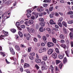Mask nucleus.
<instances>
[{
	"label": "nucleus",
	"instance_id": "f257e3e1",
	"mask_svg": "<svg viewBox=\"0 0 73 73\" xmlns=\"http://www.w3.org/2000/svg\"><path fill=\"white\" fill-rule=\"evenodd\" d=\"M46 50V48L44 47L40 48L39 50V53H42L43 52H45Z\"/></svg>",
	"mask_w": 73,
	"mask_h": 73
},
{
	"label": "nucleus",
	"instance_id": "f03ea898",
	"mask_svg": "<svg viewBox=\"0 0 73 73\" xmlns=\"http://www.w3.org/2000/svg\"><path fill=\"white\" fill-rule=\"evenodd\" d=\"M24 36L25 37H26V38L28 40H30V38H31V35L29 33L25 34Z\"/></svg>",
	"mask_w": 73,
	"mask_h": 73
},
{
	"label": "nucleus",
	"instance_id": "7ed1b4c3",
	"mask_svg": "<svg viewBox=\"0 0 73 73\" xmlns=\"http://www.w3.org/2000/svg\"><path fill=\"white\" fill-rule=\"evenodd\" d=\"M64 56H65V54L64 53H63L61 54H59L58 55V57L60 59H63L64 57Z\"/></svg>",
	"mask_w": 73,
	"mask_h": 73
},
{
	"label": "nucleus",
	"instance_id": "20e7f679",
	"mask_svg": "<svg viewBox=\"0 0 73 73\" xmlns=\"http://www.w3.org/2000/svg\"><path fill=\"white\" fill-rule=\"evenodd\" d=\"M47 46L48 47H51L52 46H54V44L52 42H48L47 43Z\"/></svg>",
	"mask_w": 73,
	"mask_h": 73
},
{
	"label": "nucleus",
	"instance_id": "39448f33",
	"mask_svg": "<svg viewBox=\"0 0 73 73\" xmlns=\"http://www.w3.org/2000/svg\"><path fill=\"white\" fill-rule=\"evenodd\" d=\"M57 53H54L53 54H52V57H53V58H54V59H56V58H57Z\"/></svg>",
	"mask_w": 73,
	"mask_h": 73
},
{
	"label": "nucleus",
	"instance_id": "423d86ee",
	"mask_svg": "<svg viewBox=\"0 0 73 73\" xmlns=\"http://www.w3.org/2000/svg\"><path fill=\"white\" fill-rule=\"evenodd\" d=\"M9 49L12 54L14 55L15 54V51H14V50H13V49L12 48H9Z\"/></svg>",
	"mask_w": 73,
	"mask_h": 73
},
{
	"label": "nucleus",
	"instance_id": "0eeeda50",
	"mask_svg": "<svg viewBox=\"0 0 73 73\" xmlns=\"http://www.w3.org/2000/svg\"><path fill=\"white\" fill-rule=\"evenodd\" d=\"M65 52L66 54L67 57H69V56H70V52H69V51H65Z\"/></svg>",
	"mask_w": 73,
	"mask_h": 73
},
{
	"label": "nucleus",
	"instance_id": "6e6552de",
	"mask_svg": "<svg viewBox=\"0 0 73 73\" xmlns=\"http://www.w3.org/2000/svg\"><path fill=\"white\" fill-rule=\"evenodd\" d=\"M53 52V49H50L48 50L47 52V53L48 54H52Z\"/></svg>",
	"mask_w": 73,
	"mask_h": 73
},
{
	"label": "nucleus",
	"instance_id": "1a4fd4ad",
	"mask_svg": "<svg viewBox=\"0 0 73 73\" xmlns=\"http://www.w3.org/2000/svg\"><path fill=\"white\" fill-rule=\"evenodd\" d=\"M60 46H61V47H62V48H63L64 49H66L67 48V46H66V45L65 44H62L60 45Z\"/></svg>",
	"mask_w": 73,
	"mask_h": 73
},
{
	"label": "nucleus",
	"instance_id": "9d476101",
	"mask_svg": "<svg viewBox=\"0 0 73 73\" xmlns=\"http://www.w3.org/2000/svg\"><path fill=\"white\" fill-rule=\"evenodd\" d=\"M9 17H8L7 16H5L4 17V19H2V23H4V22L5 21V20L6 19H7L8 18H9Z\"/></svg>",
	"mask_w": 73,
	"mask_h": 73
},
{
	"label": "nucleus",
	"instance_id": "9b49d317",
	"mask_svg": "<svg viewBox=\"0 0 73 73\" xmlns=\"http://www.w3.org/2000/svg\"><path fill=\"white\" fill-rule=\"evenodd\" d=\"M68 61V60H67V58H66V57H65L63 60V64H65Z\"/></svg>",
	"mask_w": 73,
	"mask_h": 73
},
{
	"label": "nucleus",
	"instance_id": "f8f14e48",
	"mask_svg": "<svg viewBox=\"0 0 73 73\" xmlns=\"http://www.w3.org/2000/svg\"><path fill=\"white\" fill-rule=\"evenodd\" d=\"M15 47V49L17 50L18 51H20V47L18 45H16Z\"/></svg>",
	"mask_w": 73,
	"mask_h": 73
},
{
	"label": "nucleus",
	"instance_id": "ddd939ff",
	"mask_svg": "<svg viewBox=\"0 0 73 73\" xmlns=\"http://www.w3.org/2000/svg\"><path fill=\"white\" fill-rule=\"evenodd\" d=\"M28 23L30 25H32V24H33V21L32 20H29L28 21Z\"/></svg>",
	"mask_w": 73,
	"mask_h": 73
},
{
	"label": "nucleus",
	"instance_id": "4468645a",
	"mask_svg": "<svg viewBox=\"0 0 73 73\" xmlns=\"http://www.w3.org/2000/svg\"><path fill=\"white\" fill-rule=\"evenodd\" d=\"M59 38L60 39H64V38H65V36L62 35V34H61L59 36Z\"/></svg>",
	"mask_w": 73,
	"mask_h": 73
},
{
	"label": "nucleus",
	"instance_id": "2eb2a0df",
	"mask_svg": "<svg viewBox=\"0 0 73 73\" xmlns=\"http://www.w3.org/2000/svg\"><path fill=\"white\" fill-rule=\"evenodd\" d=\"M48 59V56L47 55H45L43 57V60L44 61H46Z\"/></svg>",
	"mask_w": 73,
	"mask_h": 73
},
{
	"label": "nucleus",
	"instance_id": "dca6fc26",
	"mask_svg": "<svg viewBox=\"0 0 73 73\" xmlns=\"http://www.w3.org/2000/svg\"><path fill=\"white\" fill-rule=\"evenodd\" d=\"M49 23L50 24H52V25H53V24H56V22L54 23L53 22V21L52 20H50V21Z\"/></svg>",
	"mask_w": 73,
	"mask_h": 73
},
{
	"label": "nucleus",
	"instance_id": "f3484780",
	"mask_svg": "<svg viewBox=\"0 0 73 73\" xmlns=\"http://www.w3.org/2000/svg\"><path fill=\"white\" fill-rule=\"evenodd\" d=\"M18 35L20 36V37H23V35L22 33L20 31H19L18 32Z\"/></svg>",
	"mask_w": 73,
	"mask_h": 73
},
{
	"label": "nucleus",
	"instance_id": "a211bd4d",
	"mask_svg": "<svg viewBox=\"0 0 73 73\" xmlns=\"http://www.w3.org/2000/svg\"><path fill=\"white\" fill-rule=\"evenodd\" d=\"M37 11L38 12H42L44 11V9L42 8H40L37 9Z\"/></svg>",
	"mask_w": 73,
	"mask_h": 73
},
{
	"label": "nucleus",
	"instance_id": "6ab92c4d",
	"mask_svg": "<svg viewBox=\"0 0 73 73\" xmlns=\"http://www.w3.org/2000/svg\"><path fill=\"white\" fill-rule=\"evenodd\" d=\"M52 41H53V42H54V43H55V44H56V43L57 42V40H56V39L55 38H52Z\"/></svg>",
	"mask_w": 73,
	"mask_h": 73
},
{
	"label": "nucleus",
	"instance_id": "aec40b11",
	"mask_svg": "<svg viewBox=\"0 0 73 73\" xmlns=\"http://www.w3.org/2000/svg\"><path fill=\"white\" fill-rule=\"evenodd\" d=\"M63 31L64 34H66L67 33V31H66V30L65 27L63 28Z\"/></svg>",
	"mask_w": 73,
	"mask_h": 73
},
{
	"label": "nucleus",
	"instance_id": "412c9836",
	"mask_svg": "<svg viewBox=\"0 0 73 73\" xmlns=\"http://www.w3.org/2000/svg\"><path fill=\"white\" fill-rule=\"evenodd\" d=\"M35 61L37 63H40V62H41V60L40 59H36L35 60Z\"/></svg>",
	"mask_w": 73,
	"mask_h": 73
},
{
	"label": "nucleus",
	"instance_id": "4be33fe9",
	"mask_svg": "<svg viewBox=\"0 0 73 73\" xmlns=\"http://www.w3.org/2000/svg\"><path fill=\"white\" fill-rule=\"evenodd\" d=\"M62 20H63V18L62 17L60 18L58 21V23H61V22L62 21Z\"/></svg>",
	"mask_w": 73,
	"mask_h": 73
},
{
	"label": "nucleus",
	"instance_id": "5701e85b",
	"mask_svg": "<svg viewBox=\"0 0 73 73\" xmlns=\"http://www.w3.org/2000/svg\"><path fill=\"white\" fill-rule=\"evenodd\" d=\"M70 39H72L73 38V34L72 32H70Z\"/></svg>",
	"mask_w": 73,
	"mask_h": 73
},
{
	"label": "nucleus",
	"instance_id": "b1692460",
	"mask_svg": "<svg viewBox=\"0 0 73 73\" xmlns=\"http://www.w3.org/2000/svg\"><path fill=\"white\" fill-rule=\"evenodd\" d=\"M55 50L57 54H59L60 53V52H59L58 49L57 48H55Z\"/></svg>",
	"mask_w": 73,
	"mask_h": 73
},
{
	"label": "nucleus",
	"instance_id": "393cba45",
	"mask_svg": "<svg viewBox=\"0 0 73 73\" xmlns=\"http://www.w3.org/2000/svg\"><path fill=\"white\" fill-rule=\"evenodd\" d=\"M62 24L63 25L65 26V27H67V24H66V22H65L64 21L62 22Z\"/></svg>",
	"mask_w": 73,
	"mask_h": 73
},
{
	"label": "nucleus",
	"instance_id": "a878e982",
	"mask_svg": "<svg viewBox=\"0 0 73 73\" xmlns=\"http://www.w3.org/2000/svg\"><path fill=\"white\" fill-rule=\"evenodd\" d=\"M29 31L30 33H33L35 32V30L33 29H29Z\"/></svg>",
	"mask_w": 73,
	"mask_h": 73
},
{
	"label": "nucleus",
	"instance_id": "bb28decb",
	"mask_svg": "<svg viewBox=\"0 0 73 73\" xmlns=\"http://www.w3.org/2000/svg\"><path fill=\"white\" fill-rule=\"evenodd\" d=\"M29 64L27 63H25L24 65V68H27V67H29Z\"/></svg>",
	"mask_w": 73,
	"mask_h": 73
},
{
	"label": "nucleus",
	"instance_id": "cd10ccee",
	"mask_svg": "<svg viewBox=\"0 0 73 73\" xmlns=\"http://www.w3.org/2000/svg\"><path fill=\"white\" fill-rule=\"evenodd\" d=\"M26 15L28 18H29V17H30L32 15L31 14L29 13H27L26 14Z\"/></svg>",
	"mask_w": 73,
	"mask_h": 73
},
{
	"label": "nucleus",
	"instance_id": "c85d7f7f",
	"mask_svg": "<svg viewBox=\"0 0 73 73\" xmlns=\"http://www.w3.org/2000/svg\"><path fill=\"white\" fill-rule=\"evenodd\" d=\"M68 24H72L73 23V20L68 21Z\"/></svg>",
	"mask_w": 73,
	"mask_h": 73
},
{
	"label": "nucleus",
	"instance_id": "c756f323",
	"mask_svg": "<svg viewBox=\"0 0 73 73\" xmlns=\"http://www.w3.org/2000/svg\"><path fill=\"white\" fill-rule=\"evenodd\" d=\"M39 31L40 32H44V30H43V27H40L39 28Z\"/></svg>",
	"mask_w": 73,
	"mask_h": 73
},
{
	"label": "nucleus",
	"instance_id": "7c9ffc66",
	"mask_svg": "<svg viewBox=\"0 0 73 73\" xmlns=\"http://www.w3.org/2000/svg\"><path fill=\"white\" fill-rule=\"evenodd\" d=\"M0 54H1L3 57H5V54L3 52H0Z\"/></svg>",
	"mask_w": 73,
	"mask_h": 73
},
{
	"label": "nucleus",
	"instance_id": "2f4dec72",
	"mask_svg": "<svg viewBox=\"0 0 73 73\" xmlns=\"http://www.w3.org/2000/svg\"><path fill=\"white\" fill-rule=\"evenodd\" d=\"M65 41L66 43L67 44H69V40H68V38H66Z\"/></svg>",
	"mask_w": 73,
	"mask_h": 73
},
{
	"label": "nucleus",
	"instance_id": "473e14b6",
	"mask_svg": "<svg viewBox=\"0 0 73 73\" xmlns=\"http://www.w3.org/2000/svg\"><path fill=\"white\" fill-rule=\"evenodd\" d=\"M46 30L49 33H51V30L50 28H47L46 29Z\"/></svg>",
	"mask_w": 73,
	"mask_h": 73
},
{
	"label": "nucleus",
	"instance_id": "72a5a7b5",
	"mask_svg": "<svg viewBox=\"0 0 73 73\" xmlns=\"http://www.w3.org/2000/svg\"><path fill=\"white\" fill-rule=\"evenodd\" d=\"M51 0H44L43 2L44 3H50Z\"/></svg>",
	"mask_w": 73,
	"mask_h": 73
},
{
	"label": "nucleus",
	"instance_id": "f704fd0d",
	"mask_svg": "<svg viewBox=\"0 0 73 73\" xmlns=\"http://www.w3.org/2000/svg\"><path fill=\"white\" fill-rule=\"evenodd\" d=\"M40 25H41L42 27H44V26H45V23L42 22L40 23Z\"/></svg>",
	"mask_w": 73,
	"mask_h": 73
},
{
	"label": "nucleus",
	"instance_id": "c9c22d12",
	"mask_svg": "<svg viewBox=\"0 0 73 73\" xmlns=\"http://www.w3.org/2000/svg\"><path fill=\"white\" fill-rule=\"evenodd\" d=\"M39 20L40 21H41L42 22H43V21H44V19L42 18H40Z\"/></svg>",
	"mask_w": 73,
	"mask_h": 73
},
{
	"label": "nucleus",
	"instance_id": "e433bc0d",
	"mask_svg": "<svg viewBox=\"0 0 73 73\" xmlns=\"http://www.w3.org/2000/svg\"><path fill=\"white\" fill-rule=\"evenodd\" d=\"M3 32L4 34V35H8V32L5 31L4 30H3Z\"/></svg>",
	"mask_w": 73,
	"mask_h": 73
},
{
	"label": "nucleus",
	"instance_id": "4c0bfd02",
	"mask_svg": "<svg viewBox=\"0 0 73 73\" xmlns=\"http://www.w3.org/2000/svg\"><path fill=\"white\" fill-rule=\"evenodd\" d=\"M11 31L12 33H14L16 32V30L15 29H12L11 30Z\"/></svg>",
	"mask_w": 73,
	"mask_h": 73
},
{
	"label": "nucleus",
	"instance_id": "58836bf2",
	"mask_svg": "<svg viewBox=\"0 0 73 73\" xmlns=\"http://www.w3.org/2000/svg\"><path fill=\"white\" fill-rule=\"evenodd\" d=\"M30 54L31 56H35V53L34 52L31 53Z\"/></svg>",
	"mask_w": 73,
	"mask_h": 73
},
{
	"label": "nucleus",
	"instance_id": "ea45409f",
	"mask_svg": "<svg viewBox=\"0 0 73 73\" xmlns=\"http://www.w3.org/2000/svg\"><path fill=\"white\" fill-rule=\"evenodd\" d=\"M42 38L44 41H46V37L45 36H43Z\"/></svg>",
	"mask_w": 73,
	"mask_h": 73
},
{
	"label": "nucleus",
	"instance_id": "a19ab883",
	"mask_svg": "<svg viewBox=\"0 0 73 73\" xmlns=\"http://www.w3.org/2000/svg\"><path fill=\"white\" fill-rule=\"evenodd\" d=\"M61 62V61L59 60H56V64H58L59 63Z\"/></svg>",
	"mask_w": 73,
	"mask_h": 73
},
{
	"label": "nucleus",
	"instance_id": "79ce46f5",
	"mask_svg": "<svg viewBox=\"0 0 73 73\" xmlns=\"http://www.w3.org/2000/svg\"><path fill=\"white\" fill-rule=\"evenodd\" d=\"M53 9V7H51L50 8L49 11L50 12H51V11H52Z\"/></svg>",
	"mask_w": 73,
	"mask_h": 73
},
{
	"label": "nucleus",
	"instance_id": "37998d69",
	"mask_svg": "<svg viewBox=\"0 0 73 73\" xmlns=\"http://www.w3.org/2000/svg\"><path fill=\"white\" fill-rule=\"evenodd\" d=\"M68 15H73V12L72 11H70L68 12Z\"/></svg>",
	"mask_w": 73,
	"mask_h": 73
},
{
	"label": "nucleus",
	"instance_id": "c03bdc74",
	"mask_svg": "<svg viewBox=\"0 0 73 73\" xmlns=\"http://www.w3.org/2000/svg\"><path fill=\"white\" fill-rule=\"evenodd\" d=\"M62 66L63 65L62 63H60L59 65V67L60 68V69H62Z\"/></svg>",
	"mask_w": 73,
	"mask_h": 73
},
{
	"label": "nucleus",
	"instance_id": "a18cd8bd",
	"mask_svg": "<svg viewBox=\"0 0 73 73\" xmlns=\"http://www.w3.org/2000/svg\"><path fill=\"white\" fill-rule=\"evenodd\" d=\"M58 24L59 27H61V28H62V24L61 23H58Z\"/></svg>",
	"mask_w": 73,
	"mask_h": 73
},
{
	"label": "nucleus",
	"instance_id": "49530a36",
	"mask_svg": "<svg viewBox=\"0 0 73 73\" xmlns=\"http://www.w3.org/2000/svg\"><path fill=\"white\" fill-rule=\"evenodd\" d=\"M41 64L42 65H45V62L44 61L42 62H41Z\"/></svg>",
	"mask_w": 73,
	"mask_h": 73
},
{
	"label": "nucleus",
	"instance_id": "de8ad7c7",
	"mask_svg": "<svg viewBox=\"0 0 73 73\" xmlns=\"http://www.w3.org/2000/svg\"><path fill=\"white\" fill-rule=\"evenodd\" d=\"M32 49V47H29L28 48V52H31V49Z\"/></svg>",
	"mask_w": 73,
	"mask_h": 73
},
{
	"label": "nucleus",
	"instance_id": "09e8293b",
	"mask_svg": "<svg viewBox=\"0 0 73 73\" xmlns=\"http://www.w3.org/2000/svg\"><path fill=\"white\" fill-rule=\"evenodd\" d=\"M19 35H16L15 36V39H17V38H19Z\"/></svg>",
	"mask_w": 73,
	"mask_h": 73
},
{
	"label": "nucleus",
	"instance_id": "8fccbe9b",
	"mask_svg": "<svg viewBox=\"0 0 73 73\" xmlns=\"http://www.w3.org/2000/svg\"><path fill=\"white\" fill-rule=\"evenodd\" d=\"M60 42L61 43L64 44V43H65V40H61Z\"/></svg>",
	"mask_w": 73,
	"mask_h": 73
},
{
	"label": "nucleus",
	"instance_id": "3c124183",
	"mask_svg": "<svg viewBox=\"0 0 73 73\" xmlns=\"http://www.w3.org/2000/svg\"><path fill=\"white\" fill-rule=\"evenodd\" d=\"M42 14L43 13L41 12L39 13V16L40 17H41V16H42Z\"/></svg>",
	"mask_w": 73,
	"mask_h": 73
},
{
	"label": "nucleus",
	"instance_id": "603ef678",
	"mask_svg": "<svg viewBox=\"0 0 73 73\" xmlns=\"http://www.w3.org/2000/svg\"><path fill=\"white\" fill-rule=\"evenodd\" d=\"M50 69L51 70H54V68H53V66H52V65H51L50 66Z\"/></svg>",
	"mask_w": 73,
	"mask_h": 73
},
{
	"label": "nucleus",
	"instance_id": "864d4df0",
	"mask_svg": "<svg viewBox=\"0 0 73 73\" xmlns=\"http://www.w3.org/2000/svg\"><path fill=\"white\" fill-rule=\"evenodd\" d=\"M35 67L36 68H37V69H39L40 67L39 66L37 65V64H36L35 65Z\"/></svg>",
	"mask_w": 73,
	"mask_h": 73
},
{
	"label": "nucleus",
	"instance_id": "5fc2aeb1",
	"mask_svg": "<svg viewBox=\"0 0 73 73\" xmlns=\"http://www.w3.org/2000/svg\"><path fill=\"white\" fill-rule=\"evenodd\" d=\"M34 40L35 42H37V39L36 38V37H34Z\"/></svg>",
	"mask_w": 73,
	"mask_h": 73
},
{
	"label": "nucleus",
	"instance_id": "6e6d98bb",
	"mask_svg": "<svg viewBox=\"0 0 73 73\" xmlns=\"http://www.w3.org/2000/svg\"><path fill=\"white\" fill-rule=\"evenodd\" d=\"M29 57L30 60H32L34 59V58L32 56H30Z\"/></svg>",
	"mask_w": 73,
	"mask_h": 73
},
{
	"label": "nucleus",
	"instance_id": "4d7b16f0",
	"mask_svg": "<svg viewBox=\"0 0 73 73\" xmlns=\"http://www.w3.org/2000/svg\"><path fill=\"white\" fill-rule=\"evenodd\" d=\"M16 25L17 26V27H18V26H19V25H20L19 24V22H16Z\"/></svg>",
	"mask_w": 73,
	"mask_h": 73
},
{
	"label": "nucleus",
	"instance_id": "13d9d810",
	"mask_svg": "<svg viewBox=\"0 0 73 73\" xmlns=\"http://www.w3.org/2000/svg\"><path fill=\"white\" fill-rule=\"evenodd\" d=\"M31 19H33V20H34V19H35V16H32L31 17Z\"/></svg>",
	"mask_w": 73,
	"mask_h": 73
},
{
	"label": "nucleus",
	"instance_id": "bf43d9fd",
	"mask_svg": "<svg viewBox=\"0 0 73 73\" xmlns=\"http://www.w3.org/2000/svg\"><path fill=\"white\" fill-rule=\"evenodd\" d=\"M21 47H22V48H25V46L24 45V44H21Z\"/></svg>",
	"mask_w": 73,
	"mask_h": 73
},
{
	"label": "nucleus",
	"instance_id": "052dcab7",
	"mask_svg": "<svg viewBox=\"0 0 73 73\" xmlns=\"http://www.w3.org/2000/svg\"><path fill=\"white\" fill-rule=\"evenodd\" d=\"M27 12L28 13H31V12H32V11L29 9L27 11Z\"/></svg>",
	"mask_w": 73,
	"mask_h": 73
},
{
	"label": "nucleus",
	"instance_id": "680f3d73",
	"mask_svg": "<svg viewBox=\"0 0 73 73\" xmlns=\"http://www.w3.org/2000/svg\"><path fill=\"white\" fill-rule=\"evenodd\" d=\"M21 27L22 28H23V29H24L25 28V26L24 25H21Z\"/></svg>",
	"mask_w": 73,
	"mask_h": 73
},
{
	"label": "nucleus",
	"instance_id": "e2e57ef3",
	"mask_svg": "<svg viewBox=\"0 0 73 73\" xmlns=\"http://www.w3.org/2000/svg\"><path fill=\"white\" fill-rule=\"evenodd\" d=\"M4 36L3 35H1L0 36V40H3V37H4Z\"/></svg>",
	"mask_w": 73,
	"mask_h": 73
},
{
	"label": "nucleus",
	"instance_id": "0e129e2a",
	"mask_svg": "<svg viewBox=\"0 0 73 73\" xmlns=\"http://www.w3.org/2000/svg\"><path fill=\"white\" fill-rule=\"evenodd\" d=\"M55 28H57V29H58L59 28V27L57 25H56L55 26Z\"/></svg>",
	"mask_w": 73,
	"mask_h": 73
},
{
	"label": "nucleus",
	"instance_id": "69168bd1",
	"mask_svg": "<svg viewBox=\"0 0 73 73\" xmlns=\"http://www.w3.org/2000/svg\"><path fill=\"white\" fill-rule=\"evenodd\" d=\"M20 70L21 72H23V68H20Z\"/></svg>",
	"mask_w": 73,
	"mask_h": 73
},
{
	"label": "nucleus",
	"instance_id": "338daca9",
	"mask_svg": "<svg viewBox=\"0 0 73 73\" xmlns=\"http://www.w3.org/2000/svg\"><path fill=\"white\" fill-rule=\"evenodd\" d=\"M36 29H38V28L39 27V26H38V25L36 24Z\"/></svg>",
	"mask_w": 73,
	"mask_h": 73
},
{
	"label": "nucleus",
	"instance_id": "774afa93",
	"mask_svg": "<svg viewBox=\"0 0 73 73\" xmlns=\"http://www.w3.org/2000/svg\"><path fill=\"white\" fill-rule=\"evenodd\" d=\"M71 46L72 47H73V42H71Z\"/></svg>",
	"mask_w": 73,
	"mask_h": 73
}]
</instances>
